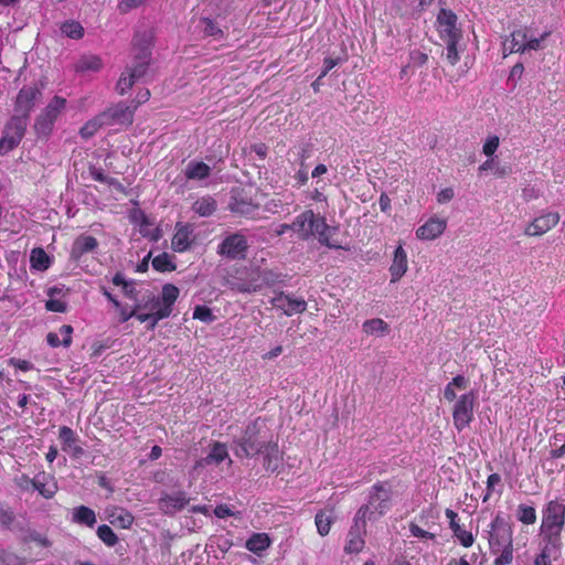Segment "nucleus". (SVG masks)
I'll use <instances>...</instances> for the list:
<instances>
[{
	"label": "nucleus",
	"instance_id": "nucleus-8",
	"mask_svg": "<svg viewBox=\"0 0 565 565\" xmlns=\"http://www.w3.org/2000/svg\"><path fill=\"white\" fill-rule=\"evenodd\" d=\"M512 527L501 514H497L488 530L490 551L498 554L499 550L512 545Z\"/></svg>",
	"mask_w": 565,
	"mask_h": 565
},
{
	"label": "nucleus",
	"instance_id": "nucleus-10",
	"mask_svg": "<svg viewBox=\"0 0 565 565\" xmlns=\"http://www.w3.org/2000/svg\"><path fill=\"white\" fill-rule=\"evenodd\" d=\"M230 289L241 294H254L259 291L256 279V269L243 268L236 271L235 276L226 279Z\"/></svg>",
	"mask_w": 565,
	"mask_h": 565
},
{
	"label": "nucleus",
	"instance_id": "nucleus-4",
	"mask_svg": "<svg viewBox=\"0 0 565 565\" xmlns=\"http://www.w3.org/2000/svg\"><path fill=\"white\" fill-rule=\"evenodd\" d=\"M290 226L291 231L302 239L317 235L321 244L334 247V245L329 243V226L324 218L317 216L311 210H307L296 216Z\"/></svg>",
	"mask_w": 565,
	"mask_h": 565
},
{
	"label": "nucleus",
	"instance_id": "nucleus-31",
	"mask_svg": "<svg viewBox=\"0 0 565 565\" xmlns=\"http://www.w3.org/2000/svg\"><path fill=\"white\" fill-rule=\"evenodd\" d=\"M271 544V540L266 533H254L245 543V547L255 554H262Z\"/></svg>",
	"mask_w": 565,
	"mask_h": 565
},
{
	"label": "nucleus",
	"instance_id": "nucleus-26",
	"mask_svg": "<svg viewBox=\"0 0 565 565\" xmlns=\"http://www.w3.org/2000/svg\"><path fill=\"white\" fill-rule=\"evenodd\" d=\"M97 246L98 242L94 236L81 235L72 245L71 256L74 259H79L84 254L95 250Z\"/></svg>",
	"mask_w": 565,
	"mask_h": 565
},
{
	"label": "nucleus",
	"instance_id": "nucleus-14",
	"mask_svg": "<svg viewBox=\"0 0 565 565\" xmlns=\"http://www.w3.org/2000/svg\"><path fill=\"white\" fill-rule=\"evenodd\" d=\"M191 501L185 491L163 493L158 501V509L166 515H174L182 511Z\"/></svg>",
	"mask_w": 565,
	"mask_h": 565
},
{
	"label": "nucleus",
	"instance_id": "nucleus-6",
	"mask_svg": "<svg viewBox=\"0 0 565 565\" xmlns=\"http://www.w3.org/2000/svg\"><path fill=\"white\" fill-rule=\"evenodd\" d=\"M66 103V99L61 96H54L50 100L34 122V130L39 137L46 138L51 135L56 119L65 110Z\"/></svg>",
	"mask_w": 565,
	"mask_h": 565
},
{
	"label": "nucleus",
	"instance_id": "nucleus-36",
	"mask_svg": "<svg viewBox=\"0 0 565 565\" xmlns=\"http://www.w3.org/2000/svg\"><path fill=\"white\" fill-rule=\"evenodd\" d=\"M73 522L93 527L96 523V514L90 508L81 505L73 510Z\"/></svg>",
	"mask_w": 565,
	"mask_h": 565
},
{
	"label": "nucleus",
	"instance_id": "nucleus-33",
	"mask_svg": "<svg viewBox=\"0 0 565 565\" xmlns=\"http://www.w3.org/2000/svg\"><path fill=\"white\" fill-rule=\"evenodd\" d=\"M192 210L199 216L207 217L215 212L216 201L209 195L202 196L192 204Z\"/></svg>",
	"mask_w": 565,
	"mask_h": 565
},
{
	"label": "nucleus",
	"instance_id": "nucleus-49",
	"mask_svg": "<svg viewBox=\"0 0 565 565\" xmlns=\"http://www.w3.org/2000/svg\"><path fill=\"white\" fill-rule=\"evenodd\" d=\"M498 556L494 559V565H509L513 559V545L499 550Z\"/></svg>",
	"mask_w": 565,
	"mask_h": 565
},
{
	"label": "nucleus",
	"instance_id": "nucleus-60",
	"mask_svg": "<svg viewBox=\"0 0 565 565\" xmlns=\"http://www.w3.org/2000/svg\"><path fill=\"white\" fill-rule=\"evenodd\" d=\"M140 233L145 237H149L151 241H154V242L158 241L161 237V232H160V230L158 227L149 230L146 223H143L141 225Z\"/></svg>",
	"mask_w": 565,
	"mask_h": 565
},
{
	"label": "nucleus",
	"instance_id": "nucleus-1",
	"mask_svg": "<svg viewBox=\"0 0 565 565\" xmlns=\"http://www.w3.org/2000/svg\"><path fill=\"white\" fill-rule=\"evenodd\" d=\"M233 451L239 458L262 455L265 469L270 471L277 470L280 460L278 444L260 419L247 425L243 435L233 441Z\"/></svg>",
	"mask_w": 565,
	"mask_h": 565
},
{
	"label": "nucleus",
	"instance_id": "nucleus-55",
	"mask_svg": "<svg viewBox=\"0 0 565 565\" xmlns=\"http://www.w3.org/2000/svg\"><path fill=\"white\" fill-rule=\"evenodd\" d=\"M546 36H547V33H544L541 36L536 38V36H533L532 34H530V31H529L527 36H526V42H525L526 51L539 50L541 41H543Z\"/></svg>",
	"mask_w": 565,
	"mask_h": 565
},
{
	"label": "nucleus",
	"instance_id": "nucleus-41",
	"mask_svg": "<svg viewBox=\"0 0 565 565\" xmlns=\"http://www.w3.org/2000/svg\"><path fill=\"white\" fill-rule=\"evenodd\" d=\"M152 266L158 271H172L175 265L172 263L171 257L167 253L156 256L152 260Z\"/></svg>",
	"mask_w": 565,
	"mask_h": 565
},
{
	"label": "nucleus",
	"instance_id": "nucleus-34",
	"mask_svg": "<svg viewBox=\"0 0 565 565\" xmlns=\"http://www.w3.org/2000/svg\"><path fill=\"white\" fill-rule=\"evenodd\" d=\"M30 263L32 269L44 271L50 268L52 260L43 248L36 247L31 250Z\"/></svg>",
	"mask_w": 565,
	"mask_h": 565
},
{
	"label": "nucleus",
	"instance_id": "nucleus-61",
	"mask_svg": "<svg viewBox=\"0 0 565 565\" xmlns=\"http://www.w3.org/2000/svg\"><path fill=\"white\" fill-rule=\"evenodd\" d=\"M427 60L428 56L426 53H423L418 50L411 52V61L414 65L422 66L427 62Z\"/></svg>",
	"mask_w": 565,
	"mask_h": 565
},
{
	"label": "nucleus",
	"instance_id": "nucleus-28",
	"mask_svg": "<svg viewBox=\"0 0 565 565\" xmlns=\"http://www.w3.org/2000/svg\"><path fill=\"white\" fill-rule=\"evenodd\" d=\"M73 328L70 324H63L58 332H50L46 335V342L52 348L63 345L68 348L72 344Z\"/></svg>",
	"mask_w": 565,
	"mask_h": 565
},
{
	"label": "nucleus",
	"instance_id": "nucleus-20",
	"mask_svg": "<svg viewBox=\"0 0 565 565\" xmlns=\"http://www.w3.org/2000/svg\"><path fill=\"white\" fill-rule=\"evenodd\" d=\"M193 242V228L189 224L177 223L175 233L171 241L174 252L183 253L191 246Z\"/></svg>",
	"mask_w": 565,
	"mask_h": 565
},
{
	"label": "nucleus",
	"instance_id": "nucleus-17",
	"mask_svg": "<svg viewBox=\"0 0 565 565\" xmlns=\"http://www.w3.org/2000/svg\"><path fill=\"white\" fill-rule=\"evenodd\" d=\"M40 96L41 90L36 86H28L21 88L15 100V111L18 114L17 116L26 120Z\"/></svg>",
	"mask_w": 565,
	"mask_h": 565
},
{
	"label": "nucleus",
	"instance_id": "nucleus-23",
	"mask_svg": "<svg viewBox=\"0 0 565 565\" xmlns=\"http://www.w3.org/2000/svg\"><path fill=\"white\" fill-rule=\"evenodd\" d=\"M228 458V450L225 444L215 441L211 446L210 452L195 462L194 468H203L209 465H218Z\"/></svg>",
	"mask_w": 565,
	"mask_h": 565
},
{
	"label": "nucleus",
	"instance_id": "nucleus-30",
	"mask_svg": "<svg viewBox=\"0 0 565 565\" xmlns=\"http://www.w3.org/2000/svg\"><path fill=\"white\" fill-rule=\"evenodd\" d=\"M211 168L202 161H190L184 169V177L188 180H204L209 178Z\"/></svg>",
	"mask_w": 565,
	"mask_h": 565
},
{
	"label": "nucleus",
	"instance_id": "nucleus-44",
	"mask_svg": "<svg viewBox=\"0 0 565 565\" xmlns=\"http://www.w3.org/2000/svg\"><path fill=\"white\" fill-rule=\"evenodd\" d=\"M199 26L202 30L204 35L207 36H221L222 30L216 25V23L209 19V18H202L199 21Z\"/></svg>",
	"mask_w": 565,
	"mask_h": 565
},
{
	"label": "nucleus",
	"instance_id": "nucleus-59",
	"mask_svg": "<svg viewBox=\"0 0 565 565\" xmlns=\"http://www.w3.org/2000/svg\"><path fill=\"white\" fill-rule=\"evenodd\" d=\"M146 0H120L118 8L121 12H128L135 8L140 7Z\"/></svg>",
	"mask_w": 565,
	"mask_h": 565
},
{
	"label": "nucleus",
	"instance_id": "nucleus-5",
	"mask_svg": "<svg viewBox=\"0 0 565 565\" xmlns=\"http://www.w3.org/2000/svg\"><path fill=\"white\" fill-rule=\"evenodd\" d=\"M391 498L392 491L387 483H376L369 491L367 502L358 512H362L365 509L364 519L375 521L390 510Z\"/></svg>",
	"mask_w": 565,
	"mask_h": 565
},
{
	"label": "nucleus",
	"instance_id": "nucleus-40",
	"mask_svg": "<svg viewBox=\"0 0 565 565\" xmlns=\"http://www.w3.org/2000/svg\"><path fill=\"white\" fill-rule=\"evenodd\" d=\"M446 43V57L451 65H456L459 60L458 44L461 39L443 40Z\"/></svg>",
	"mask_w": 565,
	"mask_h": 565
},
{
	"label": "nucleus",
	"instance_id": "nucleus-27",
	"mask_svg": "<svg viewBox=\"0 0 565 565\" xmlns=\"http://www.w3.org/2000/svg\"><path fill=\"white\" fill-rule=\"evenodd\" d=\"M108 521L120 529H130L134 524V515L124 508L115 507L107 511Z\"/></svg>",
	"mask_w": 565,
	"mask_h": 565
},
{
	"label": "nucleus",
	"instance_id": "nucleus-64",
	"mask_svg": "<svg viewBox=\"0 0 565 565\" xmlns=\"http://www.w3.org/2000/svg\"><path fill=\"white\" fill-rule=\"evenodd\" d=\"M214 514L220 519H224L234 515V511L226 504H218L214 509Z\"/></svg>",
	"mask_w": 565,
	"mask_h": 565
},
{
	"label": "nucleus",
	"instance_id": "nucleus-11",
	"mask_svg": "<svg viewBox=\"0 0 565 565\" xmlns=\"http://www.w3.org/2000/svg\"><path fill=\"white\" fill-rule=\"evenodd\" d=\"M248 243L243 234L235 233L226 236L217 247V254L231 259H243L246 256Z\"/></svg>",
	"mask_w": 565,
	"mask_h": 565
},
{
	"label": "nucleus",
	"instance_id": "nucleus-52",
	"mask_svg": "<svg viewBox=\"0 0 565 565\" xmlns=\"http://www.w3.org/2000/svg\"><path fill=\"white\" fill-rule=\"evenodd\" d=\"M501 482V477L498 473H492L488 477L487 480V492L483 497V502H487L489 498L491 497L494 487Z\"/></svg>",
	"mask_w": 565,
	"mask_h": 565
},
{
	"label": "nucleus",
	"instance_id": "nucleus-58",
	"mask_svg": "<svg viewBox=\"0 0 565 565\" xmlns=\"http://www.w3.org/2000/svg\"><path fill=\"white\" fill-rule=\"evenodd\" d=\"M15 484L24 491H29L34 487V478H29L26 475H21L15 478Z\"/></svg>",
	"mask_w": 565,
	"mask_h": 565
},
{
	"label": "nucleus",
	"instance_id": "nucleus-2",
	"mask_svg": "<svg viewBox=\"0 0 565 565\" xmlns=\"http://www.w3.org/2000/svg\"><path fill=\"white\" fill-rule=\"evenodd\" d=\"M151 39L152 36L149 32L137 33L135 35V63L131 67H127L126 71L121 73L116 84V89L120 95L126 94L135 84V82L146 74L151 56Z\"/></svg>",
	"mask_w": 565,
	"mask_h": 565
},
{
	"label": "nucleus",
	"instance_id": "nucleus-37",
	"mask_svg": "<svg viewBox=\"0 0 565 565\" xmlns=\"http://www.w3.org/2000/svg\"><path fill=\"white\" fill-rule=\"evenodd\" d=\"M103 66L97 55H83L75 64L76 72H98Z\"/></svg>",
	"mask_w": 565,
	"mask_h": 565
},
{
	"label": "nucleus",
	"instance_id": "nucleus-21",
	"mask_svg": "<svg viewBox=\"0 0 565 565\" xmlns=\"http://www.w3.org/2000/svg\"><path fill=\"white\" fill-rule=\"evenodd\" d=\"M447 221L439 217H430L424 225L416 231L419 239L431 241L439 237L446 230Z\"/></svg>",
	"mask_w": 565,
	"mask_h": 565
},
{
	"label": "nucleus",
	"instance_id": "nucleus-50",
	"mask_svg": "<svg viewBox=\"0 0 565 565\" xmlns=\"http://www.w3.org/2000/svg\"><path fill=\"white\" fill-rule=\"evenodd\" d=\"M452 532L462 546L469 547L473 544V535L470 532L463 530L461 526H457V529H455Z\"/></svg>",
	"mask_w": 565,
	"mask_h": 565
},
{
	"label": "nucleus",
	"instance_id": "nucleus-13",
	"mask_svg": "<svg viewBox=\"0 0 565 565\" xmlns=\"http://www.w3.org/2000/svg\"><path fill=\"white\" fill-rule=\"evenodd\" d=\"M365 509L362 512H356L353 519V524L348 534V542L345 544V552L358 553L364 546V534L366 533L367 520L364 519Z\"/></svg>",
	"mask_w": 565,
	"mask_h": 565
},
{
	"label": "nucleus",
	"instance_id": "nucleus-56",
	"mask_svg": "<svg viewBox=\"0 0 565 565\" xmlns=\"http://www.w3.org/2000/svg\"><path fill=\"white\" fill-rule=\"evenodd\" d=\"M111 116L119 120L131 121V119H132V113L130 111V109L128 107H122V106H117L113 110Z\"/></svg>",
	"mask_w": 565,
	"mask_h": 565
},
{
	"label": "nucleus",
	"instance_id": "nucleus-9",
	"mask_svg": "<svg viewBox=\"0 0 565 565\" xmlns=\"http://www.w3.org/2000/svg\"><path fill=\"white\" fill-rule=\"evenodd\" d=\"M26 129V120L19 116H14L8 122L0 139V154L6 153L15 148L22 140Z\"/></svg>",
	"mask_w": 565,
	"mask_h": 565
},
{
	"label": "nucleus",
	"instance_id": "nucleus-43",
	"mask_svg": "<svg viewBox=\"0 0 565 565\" xmlns=\"http://www.w3.org/2000/svg\"><path fill=\"white\" fill-rule=\"evenodd\" d=\"M97 536L102 540L107 546H115L118 542V537L110 526L103 524L97 529Z\"/></svg>",
	"mask_w": 565,
	"mask_h": 565
},
{
	"label": "nucleus",
	"instance_id": "nucleus-53",
	"mask_svg": "<svg viewBox=\"0 0 565 565\" xmlns=\"http://www.w3.org/2000/svg\"><path fill=\"white\" fill-rule=\"evenodd\" d=\"M152 310H154L152 313H137L136 315V318L140 322H149L148 328L150 330H153L159 321V320H157V308L152 307Z\"/></svg>",
	"mask_w": 565,
	"mask_h": 565
},
{
	"label": "nucleus",
	"instance_id": "nucleus-46",
	"mask_svg": "<svg viewBox=\"0 0 565 565\" xmlns=\"http://www.w3.org/2000/svg\"><path fill=\"white\" fill-rule=\"evenodd\" d=\"M89 174L95 181H98L102 183H107V184L114 185L116 188L121 186V184L116 179L106 175L100 168L90 167Z\"/></svg>",
	"mask_w": 565,
	"mask_h": 565
},
{
	"label": "nucleus",
	"instance_id": "nucleus-35",
	"mask_svg": "<svg viewBox=\"0 0 565 565\" xmlns=\"http://www.w3.org/2000/svg\"><path fill=\"white\" fill-rule=\"evenodd\" d=\"M469 385V381L463 375H457L455 376L451 382H449L444 390V397L448 402H456L457 394L456 388L458 390H466Z\"/></svg>",
	"mask_w": 565,
	"mask_h": 565
},
{
	"label": "nucleus",
	"instance_id": "nucleus-48",
	"mask_svg": "<svg viewBox=\"0 0 565 565\" xmlns=\"http://www.w3.org/2000/svg\"><path fill=\"white\" fill-rule=\"evenodd\" d=\"M193 318L205 323H211L215 320L212 310L206 306H196L193 311Z\"/></svg>",
	"mask_w": 565,
	"mask_h": 565
},
{
	"label": "nucleus",
	"instance_id": "nucleus-45",
	"mask_svg": "<svg viewBox=\"0 0 565 565\" xmlns=\"http://www.w3.org/2000/svg\"><path fill=\"white\" fill-rule=\"evenodd\" d=\"M315 521H316L318 533L321 536H326L330 532V527H331V523H332L331 516L326 514L324 512H319L316 514Z\"/></svg>",
	"mask_w": 565,
	"mask_h": 565
},
{
	"label": "nucleus",
	"instance_id": "nucleus-42",
	"mask_svg": "<svg viewBox=\"0 0 565 565\" xmlns=\"http://www.w3.org/2000/svg\"><path fill=\"white\" fill-rule=\"evenodd\" d=\"M61 31L63 34L71 39H81L84 35V29L81 23L76 21H66L62 24Z\"/></svg>",
	"mask_w": 565,
	"mask_h": 565
},
{
	"label": "nucleus",
	"instance_id": "nucleus-54",
	"mask_svg": "<svg viewBox=\"0 0 565 565\" xmlns=\"http://www.w3.org/2000/svg\"><path fill=\"white\" fill-rule=\"evenodd\" d=\"M499 143L500 140L497 136L489 137L483 145V153L488 157L492 156L497 151Z\"/></svg>",
	"mask_w": 565,
	"mask_h": 565
},
{
	"label": "nucleus",
	"instance_id": "nucleus-63",
	"mask_svg": "<svg viewBox=\"0 0 565 565\" xmlns=\"http://www.w3.org/2000/svg\"><path fill=\"white\" fill-rule=\"evenodd\" d=\"M13 512L0 505V525H9L13 521Z\"/></svg>",
	"mask_w": 565,
	"mask_h": 565
},
{
	"label": "nucleus",
	"instance_id": "nucleus-3",
	"mask_svg": "<svg viewBox=\"0 0 565 565\" xmlns=\"http://www.w3.org/2000/svg\"><path fill=\"white\" fill-rule=\"evenodd\" d=\"M564 525L565 504L558 500L548 501L542 510L540 535L543 542L561 546Z\"/></svg>",
	"mask_w": 565,
	"mask_h": 565
},
{
	"label": "nucleus",
	"instance_id": "nucleus-29",
	"mask_svg": "<svg viewBox=\"0 0 565 565\" xmlns=\"http://www.w3.org/2000/svg\"><path fill=\"white\" fill-rule=\"evenodd\" d=\"M49 300L45 303V308L52 312H65L67 303L62 299L64 296L63 288L52 287L47 290Z\"/></svg>",
	"mask_w": 565,
	"mask_h": 565
},
{
	"label": "nucleus",
	"instance_id": "nucleus-62",
	"mask_svg": "<svg viewBox=\"0 0 565 565\" xmlns=\"http://www.w3.org/2000/svg\"><path fill=\"white\" fill-rule=\"evenodd\" d=\"M118 312H119V317H120V322H126L128 321L130 318L132 317H136L137 315V307L132 310H128L126 307H124L121 303H120V307H115Z\"/></svg>",
	"mask_w": 565,
	"mask_h": 565
},
{
	"label": "nucleus",
	"instance_id": "nucleus-22",
	"mask_svg": "<svg viewBox=\"0 0 565 565\" xmlns=\"http://www.w3.org/2000/svg\"><path fill=\"white\" fill-rule=\"evenodd\" d=\"M57 489V482L52 475L41 471L34 477L33 490H36L43 498H53Z\"/></svg>",
	"mask_w": 565,
	"mask_h": 565
},
{
	"label": "nucleus",
	"instance_id": "nucleus-51",
	"mask_svg": "<svg viewBox=\"0 0 565 565\" xmlns=\"http://www.w3.org/2000/svg\"><path fill=\"white\" fill-rule=\"evenodd\" d=\"M99 127L100 124L97 119L89 120L81 128L79 134L84 139H88L97 132Z\"/></svg>",
	"mask_w": 565,
	"mask_h": 565
},
{
	"label": "nucleus",
	"instance_id": "nucleus-39",
	"mask_svg": "<svg viewBox=\"0 0 565 565\" xmlns=\"http://www.w3.org/2000/svg\"><path fill=\"white\" fill-rule=\"evenodd\" d=\"M256 279L259 285V290L265 286H274L280 281L279 275L271 270H256Z\"/></svg>",
	"mask_w": 565,
	"mask_h": 565
},
{
	"label": "nucleus",
	"instance_id": "nucleus-12",
	"mask_svg": "<svg viewBox=\"0 0 565 565\" xmlns=\"http://www.w3.org/2000/svg\"><path fill=\"white\" fill-rule=\"evenodd\" d=\"M561 220L558 212L543 211L533 218L524 228V234L530 237L542 236L554 228Z\"/></svg>",
	"mask_w": 565,
	"mask_h": 565
},
{
	"label": "nucleus",
	"instance_id": "nucleus-47",
	"mask_svg": "<svg viewBox=\"0 0 565 565\" xmlns=\"http://www.w3.org/2000/svg\"><path fill=\"white\" fill-rule=\"evenodd\" d=\"M559 548L558 545H550L545 543L541 553L535 557L533 565H552L551 554L553 550Z\"/></svg>",
	"mask_w": 565,
	"mask_h": 565
},
{
	"label": "nucleus",
	"instance_id": "nucleus-38",
	"mask_svg": "<svg viewBox=\"0 0 565 565\" xmlns=\"http://www.w3.org/2000/svg\"><path fill=\"white\" fill-rule=\"evenodd\" d=\"M516 518L523 524H534L536 522V511L534 507L520 504L516 510Z\"/></svg>",
	"mask_w": 565,
	"mask_h": 565
},
{
	"label": "nucleus",
	"instance_id": "nucleus-57",
	"mask_svg": "<svg viewBox=\"0 0 565 565\" xmlns=\"http://www.w3.org/2000/svg\"><path fill=\"white\" fill-rule=\"evenodd\" d=\"M409 531H411L412 535L415 536V537L428 539V540H434L435 539V534H433V533H430L428 531L423 530L422 527H419L415 523H411L409 524Z\"/></svg>",
	"mask_w": 565,
	"mask_h": 565
},
{
	"label": "nucleus",
	"instance_id": "nucleus-32",
	"mask_svg": "<svg viewBox=\"0 0 565 565\" xmlns=\"http://www.w3.org/2000/svg\"><path fill=\"white\" fill-rule=\"evenodd\" d=\"M362 330L367 335L384 337L390 332V326L381 318L366 320Z\"/></svg>",
	"mask_w": 565,
	"mask_h": 565
},
{
	"label": "nucleus",
	"instance_id": "nucleus-7",
	"mask_svg": "<svg viewBox=\"0 0 565 565\" xmlns=\"http://www.w3.org/2000/svg\"><path fill=\"white\" fill-rule=\"evenodd\" d=\"M478 398L476 391L461 394L452 406L454 426L458 431L467 428L473 420V409Z\"/></svg>",
	"mask_w": 565,
	"mask_h": 565
},
{
	"label": "nucleus",
	"instance_id": "nucleus-25",
	"mask_svg": "<svg viewBox=\"0 0 565 565\" xmlns=\"http://www.w3.org/2000/svg\"><path fill=\"white\" fill-rule=\"evenodd\" d=\"M58 438L64 451L71 452L74 457H79L84 454V449L76 443L75 433L70 427L62 426L58 431Z\"/></svg>",
	"mask_w": 565,
	"mask_h": 565
},
{
	"label": "nucleus",
	"instance_id": "nucleus-19",
	"mask_svg": "<svg viewBox=\"0 0 565 565\" xmlns=\"http://www.w3.org/2000/svg\"><path fill=\"white\" fill-rule=\"evenodd\" d=\"M527 29H519L513 31L502 43L503 56H508L512 53H524L526 52V36Z\"/></svg>",
	"mask_w": 565,
	"mask_h": 565
},
{
	"label": "nucleus",
	"instance_id": "nucleus-24",
	"mask_svg": "<svg viewBox=\"0 0 565 565\" xmlns=\"http://www.w3.org/2000/svg\"><path fill=\"white\" fill-rule=\"evenodd\" d=\"M407 255L403 246L399 245L394 252V258L390 267L391 282L398 281L407 271Z\"/></svg>",
	"mask_w": 565,
	"mask_h": 565
},
{
	"label": "nucleus",
	"instance_id": "nucleus-15",
	"mask_svg": "<svg viewBox=\"0 0 565 565\" xmlns=\"http://www.w3.org/2000/svg\"><path fill=\"white\" fill-rule=\"evenodd\" d=\"M437 30L441 40L462 39V32L457 25V15L441 9L437 15Z\"/></svg>",
	"mask_w": 565,
	"mask_h": 565
},
{
	"label": "nucleus",
	"instance_id": "nucleus-16",
	"mask_svg": "<svg viewBox=\"0 0 565 565\" xmlns=\"http://www.w3.org/2000/svg\"><path fill=\"white\" fill-rule=\"evenodd\" d=\"M274 308L281 310L286 316L301 313L307 309V302L302 298H292L285 292H278L270 299Z\"/></svg>",
	"mask_w": 565,
	"mask_h": 565
},
{
	"label": "nucleus",
	"instance_id": "nucleus-18",
	"mask_svg": "<svg viewBox=\"0 0 565 565\" xmlns=\"http://www.w3.org/2000/svg\"><path fill=\"white\" fill-rule=\"evenodd\" d=\"M179 288L172 284H167L162 288L161 300L153 303L157 308V320L168 318L172 312V306L179 297Z\"/></svg>",
	"mask_w": 565,
	"mask_h": 565
}]
</instances>
